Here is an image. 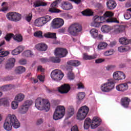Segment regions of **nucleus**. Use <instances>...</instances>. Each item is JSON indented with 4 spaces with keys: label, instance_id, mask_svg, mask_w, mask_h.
Returning <instances> with one entry per match:
<instances>
[{
    "label": "nucleus",
    "instance_id": "nucleus-3",
    "mask_svg": "<svg viewBox=\"0 0 131 131\" xmlns=\"http://www.w3.org/2000/svg\"><path fill=\"white\" fill-rule=\"evenodd\" d=\"M35 106L38 110L42 111V110H46L47 112L50 110V103L46 102V100L41 98H38L35 102Z\"/></svg>",
    "mask_w": 131,
    "mask_h": 131
},
{
    "label": "nucleus",
    "instance_id": "nucleus-61",
    "mask_svg": "<svg viewBox=\"0 0 131 131\" xmlns=\"http://www.w3.org/2000/svg\"><path fill=\"white\" fill-rule=\"evenodd\" d=\"M71 131H79L78 130V127L77 125H75L72 127L71 128Z\"/></svg>",
    "mask_w": 131,
    "mask_h": 131
},
{
    "label": "nucleus",
    "instance_id": "nucleus-29",
    "mask_svg": "<svg viewBox=\"0 0 131 131\" xmlns=\"http://www.w3.org/2000/svg\"><path fill=\"white\" fill-rule=\"evenodd\" d=\"M111 30H112V27L110 26L103 25L101 27V31L104 33H108Z\"/></svg>",
    "mask_w": 131,
    "mask_h": 131
},
{
    "label": "nucleus",
    "instance_id": "nucleus-21",
    "mask_svg": "<svg viewBox=\"0 0 131 131\" xmlns=\"http://www.w3.org/2000/svg\"><path fill=\"white\" fill-rule=\"evenodd\" d=\"M130 102V99L127 97H124L121 99V105L124 106V108H128Z\"/></svg>",
    "mask_w": 131,
    "mask_h": 131
},
{
    "label": "nucleus",
    "instance_id": "nucleus-53",
    "mask_svg": "<svg viewBox=\"0 0 131 131\" xmlns=\"http://www.w3.org/2000/svg\"><path fill=\"white\" fill-rule=\"evenodd\" d=\"M14 78H13V76H7L6 77H4L3 79L4 81H10V80H13Z\"/></svg>",
    "mask_w": 131,
    "mask_h": 131
},
{
    "label": "nucleus",
    "instance_id": "nucleus-24",
    "mask_svg": "<svg viewBox=\"0 0 131 131\" xmlns=\"http://www.w3.org/2000/svg\"><path fill=\"white\" fill-rule=\"evenodd\" d=\"M46 6H47V3H43V0H36L33 7L38 8V7H46Z\"/></svg>",
    "mask_w": 131,
    "mask_h": 131
},
{
    "label": "nucleus",
    "instance_id": "nucleus-59",
    "mask_svg": "<svg viewBox=\"0 0 131 131\" xmlns=\"http://www.w3.org/2000/svg\"><path fill=\"white\" fill-rule=\"evenodd\" d=\"M104 61H105V59L103 58H99L95 60V63H96L97 64H100V63H103Z\"/></svg>",
    "mask_w": 131,
    "mask_h": 131
},
{
    "label": "nucleus",
    "instance_id": "nucleus-39",
    "mask_svg": "<svg viewBox=\"0 0 131 131\" xmlns=\"http://www.w3.org/2000/svg\"><path fill=\"white\" fill-rule=\"evenodd\" d=\"M107 46L108 44L105 42H101L98 46V50H104V49H106L107 48Z\"/></svg>",
    "mask_w": 131,
    "mask_h": 131
},
{
    "label": "nucleus",
    "instance_id": "nucleus-15",
    "mask_svg": "<svg viewBox=\"0 0 131 131\" xmlns=\"http://www.w3.org/2000/svg\"><path fill=\"white\" fill-rule=\"evenodd\" d=\"M90 34L93 38H96L97 39L99 40L103 39V35H99V31L98 30H97V29H91L90 30Z\"/></svg>",
    "mask_w": 131,
    "mask_h": 131
},
{
    "label": "nucleus",
    "instance_id": "nucleus-62",
    "mask_svg": "<svg viewBox=\"0 0 131 131\" xmlns=\"http://www.w3.org/2000/svg\"><path fill=\"white\" fill-rule=\"evenodd\" d=\"M70 2H72L76 4V5H79L81 3V0H69Z\"/></svg>",
    "mask_w": 131,
    "mask_h": 131
},
{
    "label": "nucleus",
    "instance_id": "nucleus-31",
    "mask_svg": "<svg viewBox=\"0 0 131 131\" xmlns=\"http://www.w3.org/2000/svg\"><path fill=\"white\" fill-rule=\"evenodd\" d=\"M4 105V106H8L9 105V100L7 98H3L0 99V106Z\"/></svg>",
    "mask_w": 131,
    "mask_h": 131
},
{
    "label": "nucleus",
    "instance_id": "nucleus-28",
    "mask_svg": "<svg viewBox=\"0 0 131 131\" xmlns=\"http://www.w3.org/2000/svg\"><path fill=\"white\" fill-rule=\"evenodd\" d=\"M25 68L22 66L17 67L15 70L16 74H22V73L25 72Z\"/></svg>",
    "mask_w": 131,
    "mask_h": 131
},
{
    "label": "nucleus",
    "instance_id": "nucleus-40",
    "mask_svg": "<svg viewBox=\"0 0 131 131\" xmlns=\"http://www.w3.org/2000/svg\"><path fill=\"white\" fill-rule=\"evenodd\" d=\"M68 114L69 117H71L74 114V108L73 106H69L68 107Z\"/></svg>",
    "mask_w": 131,
    "mask_h": 131
},
{
    "label": "nucleus",
    "instance_id": "nucleus-44",
    "mask_svg": "<svg viewBox=\"0 0 131 131\" xmlns=\"http://www.w3.org/2000/svg\"><path fill=\"white\" fill-rule=\"evenodd\" d=\"M19 105V102L17 101H14L12 102L11 107L12 109L15 110V109H17L18 108V106Z\"/></svg>",
    "mask_w": 131,
    "mask_h": 131
},
{
    "label": "nucleus",
    "instance_id": "nucleus-11",
    "mask_svg": "<svg viewBox=\"0 0 131 131\" xmlns=\"http://www.w3.org/2000/svg\"><path fill=\"white\" fill-rule=\"evenodd\" d=\"M64 25V20L62 18H55L51 23V27L53 29L61 28Z\"/></svg>",
    "mask_w": 131,
    "mask_h": 131
},
{
    "label": "nucleus",
    "instance_id": "nucleus-58",
    "mask_svg": "<svg viewBox=\"0 0 131 131\" xmlns=\"http://www.w3.org/2000/svg\"><path fill=\"white\" fill-rule=\"evenodd\" d=\"M31 19H32V14L29 13L28 16H27L26 19L28 22H30L31 21Z\"/></svg>",
    "mask_w": 131,
    "mask_h": 131
},
{
    "label": "nucleus",
    "instance_id": "nucleus-55",
    "mask_svg": "<svg viewBox=\"0 0 131 131\" xmlns=\"http://www.w3.org/2000/svg\"><path fill=\"white\" fill-rule=\"evenodd\" d=\"M40 61L41 63L43 64H45L46 63H48V62H50L49 59H48L47 58H40Z\"/></svg>",
    "mask_w": 131,
    "mask_h": 131
},
{
    "label": "nucleus",
    "instance_id": "nucleus-25",
    "mask_svg": "<svg viewBox=\"0 0 131 131\" xmlns=\"http://www.w3.org/2000/svg\"><path fill=\"white\" fill-rule=\"evenodd\" d=\"M65 107L62 105H59L56 107L55 111L64 116V115H65Z\"/></svg>",
    "mask_w": 131,
    "mask_h": 131
},
{
    "label": "nucleus",
    "instance_id": "nucleus-6",
    "mask_svg": "<svg viewBox=\"0 0 131 131\" xmlns=\"http://www.w3.org/2000/svg\"><path fill=\"white\" fill-rule=\"evenodd\" d=\"M115 86V83L113 80H108L107 81L101 85V90L104 93H108L110 91H112Z\"/></svg>",
    "mask_w": 131,
    "mask_h": 131
},
{
    "label": "nucleus",
    "instance_id": "nucleus-48",
    "mask_svg": "<svg viewBox=\"0 0 131 131\" xmlns=\"http://www.w3.org/2000/svg\"><path fill=\"white\" fill-rule=\"evenodd\" d=\"M10 53L8 51H2V49H0V57H6L9 55Z\"/></svg>",
    "mask_w": 131,
    "mask_h": 131
},
{
    "label": "nucleus",
    "instance_id": "nucleus-47",
    "mask_svg": "<svg viewBox=\"0 0 131 131\" xmlns=\"http://www.w3.org/2000/svg\"><path fill=\"white\" fill-rule=\"evenodd\" d=\"M113 76L115 80H119V71L115 72Z\"/></svg>",
    "mask_w": 131,
    "mask_h": 131
},
{
    "label": "nucleus",
    "instance_id": "nucleus-5",
    "mask_svg": "<svg viewBox=\"0 0 131 131\" xmlns=\"http://www.w3.org/2000/svg\"><path fill=\"white\" fill-rule=\"evenodd\" d=\"M89 111L90 108L86 105L81 106L78 111L77 119L78 120H83V119H84L86 117V115L89 114Z\"/></svg>",
    "mask_w": 131,
    "mask_h": 131
},
{
    "label": "nucleus",
    "instance_id": "nucleus-10",
    "mask_svg": "<svg viewBox=\"0 0 131 131\" xmlns=\"http://www.w3.org/2000/svg\"><path fill=\"white\" fill-rule=\"evenodd\" d=\"M99 125H100V123H94L93 122L92 123V120L90 118H86L84 122V129H89L90 126H91V128L94 129L98 127Z\"/></svg>",
    "mask_w": 131,
    "mask_h": 131
},
{
    "label": "nucleus",
    "instance_id": "nucleus-2",
    "mask_svg": "<svg viewBox=\"0 0 131 131\" xmlns=\"http://www.w3.org/2000/svg\"><path fill=\"white\" fill-rule=\"evenodd\" d=\"M20 125V122L17 117L15 115L9 114L4 124V127L6 130L9 131L12 130V126L14 128H19Z\"/></svg>",
    "mask_w": 131,
    "mask_h": 131
},
{
    "label": "nucleus",
    "instance_id": "nucleus-50",
    "mask_svg": "<svg viewBox=\"0 0 131 131\" xmlns=\"http://www.w3.org/2000/svg\"><path fill=\"white\" fill-rule=\"evenodd\" d=\"M116 68V66L110 64L106 66V70L107 71H110L111 70H114V69H115Z\"/></svg>",
    "mask_w": 131,
    "mask_h": 131
},
{
    "label": "nucleus",
    "instance_id": "nucleus-14",
    "mask_svg": "<svg viewBox=\"0 0 131 131\" xmlns=\"http://www.w3.org/2000/svg\"><path fill=\"white\" fill-rule=\"evenodd\" d=\"M70 85L69 84H63L58 88V91L60 94H67L70 91Z\"/></svg>",
    "mask_w": 131,
    "mask_h": 131
},
{
    "label": "nucleus",
    "instance_id": "nucleus-51",
    "mask_svg": "<svg viewBox=\"0 0 131 131\" xmlns=\"http://www.w3.org/2000/svg\"><path fill=\"white\" fill-rule=\"evenodd\" d=\"M12 37L14 38V34H7L6 35V36L5 37V38L6 40H7V41H10V40H11V38H12Z\"/></svg>",
    "mask_w": 131,
    "mask_h": 131
},
{
    "label": "nucleus",
    "instance_id": "nucleus-42",
    "mask_svg": "<svg viewBox=\"0 0 131 131\" xmlns=\"http://www.w3.org/2000/svg\"><path fill=\"white\" fill-rule=\"evenodd\" d=\"M77 99L78 101H81V100H83L84 98V92H79L77 95Z\"/></svg>",
    "mask_w": 131,
    "mask_h": 131
},
{
    "label": "nucleus",
    "instance_id": "nucleus-60",
    "mask_svg": "<svg viewBox=\"0 0 131 131\" xmlns=\"http://www.w3.org/2000/svg\"><path fill=\"white\" fill-rule=\"evenodd\" d=\"M34 36L39 37V36H41L42 35V32H41V31L36 32L34 34Z\"/></svg>",
    "mask_w": 131,
    "mask_h": 131
},
{
    "label": "nucleus",
    "instance_id": "nucleus-12",
    "mask_svg": "<svg viewBox=\"0 0 131 131\" xmlns=\"http://www.w3.org/2000/svg\"><path fill=\"white\" fill-rule=\"evenodd\" d=\"M68 51L65 48H58L55 50V55L58 56L60 58H64L67 56Z\"/></svg>",
    "mask_w": 131,
    "mask_h": 131
},
{
    "label": "nucleus",
    "instance_id": "nucleus-45",
    "mask_svg": "<svg viewBox=\"0 0 131 131\" xmlns=\"http://www.w3.org/2000/svg\"><path fill=\"white\" fill-rule=\"evenodd\" d=\"M125 74L121 71H119V80H122L123 79H125Z\"/></svg>",
    "mask_w": 131,
    "mask_h": 131
},
{
    "label": "nucleus",
    "instance_id": "nucleus-4",
    "mask_svg": "<svg viewBox=\"0 0 131 131\" xmlns=\"http://www.w3.org/2000/svg\"><path fill=\"white\" fill-rule=\"evenodd\" d=\"M81 31H82V26L78 23L72 24L68 29V32L73 36H77Z\"/></svg>",
    "mask_w": 131,
    "mask_h": 131
},
{
    "label": "nucleus",
    "instance_id": "nucleus-46",
    "mask_svg": "<svg viewBox=\"0 0 131 131\" xmlns=\"http://www.w3.org/2000/svg\"><path fill=\"white\" fill-rule=\"evenodd\" d=\"M33 103V102L32 101V100H27L26 101H25L24 104L25 105V106L28 107V108H29V107H30V106L32 105Z\"/></svg>",
    "mask_w": 131,
    "mask_h": 131
},
{
    "label": "nucleus",
    "instance_id": "nucleus-57",
    "mask_svg": "<svg viewBox=\"0 0 131 131\" xmlns=\"http://www.w3.org/2000/svg\"><path fill=\"white\" fill-rule=\"evenodd\" d=\"M37 78L38 79H39V80L42 82H43L44 80H45V76H42L41 75H39L37 76Z\"/></svg>",
    "mask_w": 131,
    "mask_h": 131
},
{
    "label": "nucleus",
    "instance_id": "nucleus-37",
    "mask_svg": "<svg viewBox=\"0 0 131 131\" xmlns=\"http://www.w3.org/2000/svg\"><path fill=\"white\" fill-rule=\"evenodd\" d=\"M119 41L121 43V45H128V43H129V41L128 40V39H127L125 37L120 38L119 39Z\"/></svg>",
    "mask_w": 131,
    "mask_h": 131
},
{
    "label": "nucleus",
    "instance_id": "nucleus-41",
    "mask_svg": "<svg viewBox=\"0 0 131 131\" xmlns=\"http://www.w3.org/2000/svg\"><path fill=\"white\" fill-rule=\"evenodd\" d=\"M33 54L31 52V51L27 50L23 52V56L24 57H32Z\"/></svg>",
    "mask_w": 131,
    "mask_h": 131
},
{
    "label": "nucleus",
    "instance_id": "nucleus-16",
    "mask_svg": "<svg viewBox=\"0 0 131 131\" xmlns=\"http://www.w3.org/2000/svg\"><path fill=\"white\" fill-rule=\"evenodd\" d=\"M60 7L62 10H64L66 11H69L73 9V6H72L71 3L65 1H63L61 3Z\"/></svg>",
    "mask_w": 131,
    "mask_h": 131
},
{
    "label": "nucleus",
    "instance_id": "nucleus-26",
    "mask_svg": "<svg viewBox=\"0 0 131 131\" xmlns=\"http://www.w3.org/2000/svg\"><path fill=\"white\" fill-rule=\"evenodd\" d=\"M25 99V95L22 93H19L15 97V100L18 103L22 102Z\"/></svg>",
    "mask_w": 131,
    "mask_h": 131
},
{
    "label": "nucleus",
    "instance_id": "nucleus-36",
    "mask_svg": "<svg viewBox=\"0 0 131 131\" xmlns=\"http://www.w3.org/2000/svg\"><path fill=\"white\" fill-rule=\"evenodd\" d=\"M49 62H52V63H56L59 64L61 62V59L56 57H50L49 58Z\"/></svg>",
    "mask_w": 131,
    "mask_h": 131
},
{
    "label": "nucleus",
    "instance_id": "nucleus-7",
    "mask_svg": "<svg viewBox=\"0 0 131 131\" xmlns=\"http://www.w3.org/2000/svg\"><path fill=\"white\" fill-rule=\"evenodd\" d=\"M52 20V17L50 15H46L44 17L39 18L35 20V24L36 26L40 27L43 26L45 24H47L48 22H50Z\"/></svg>",
    "mask_w": 131,
    "mask_h": 131
},
{
    "label": "nucleus",
    "instance_id": "nucleus-52",
    "mask_svg": "<svg viewBox=\"0 0 131 131\" xmlns=\"http://www.w3.org/2000/svg\"><path fill=\"white\" fill-rule=\"evenodd\" d=\"M113 54H114V50L112 49L105 52L104 55V56H111V55H113Z\"/></svg>",
    "mask_w": 131,
    "mask_h": 131
},
{
    "label": "nucleus",
    "instance_id": "nucleus-56",
    "mask_svg": "<svg viewBox=\"0 0 131 131\" xmlns=\"http://www.w3.org/2000/svg\"><path fill=\"white\" fill-rule=\"evenodd\" d=\"M19 54H20V52H19V50H18L17 48L12 51V54L13 56H16V55H19Z\"/></svg>",
    "mask_w": 131,
    "mask_h": 131
},
{
    "label": "nucleus",
    "instance_id": "nucleus-18",
    "mask_svg": "<svg viewBox=\"0 0 131 131\" xmlns=\"http://www.w3.org/2000/svg\"><path fill=\"white\" fill-rule=\"evenodd\" d=\"M116 89L118 92H125L128 90V85L126 83H123L118 84Z\"/></svg>",
    "mask_w": 131,
    "mask_h": 131
},
{
    "label": "nucleus",
    "instance_id": "nucleus-1",
    "mask_svg": "<svg viewBox=\"0 0 131 131\" xmlns=\"http://www.w3.org/2000/svg\"><path fill=\"white\" fill-rule=\"evenodd\" d=\"M114 14L111 11H106L103 16L96 15L94 17V21L91 23V26L93 27H100L101 24L106 22V23H119V21L117 20L116 18H111L113 17Z\"/></svg>",
    "mask_w": 131,
    "mask_h": 131
},
{
    "label": "nucleus",
    "instance_id": "nucleus-22",
    "mask_svg": "<svg viewBox=\"0 0 131 131\" xmlns=\"http://www.w3.org/2000/svg\"><path fill=\"white\" fill-rule=\"evenodd\" d=\"M106 5L109 10H114V9L116 8L117 4L115 1L110 0L107 2Z\"/></svg>",
    "mask_w": 131,
    "mask_h": 131
},
{
    "label": "nucleus",
    "instance_id": "nucleus-27",
    "mask_svg": "<svg viewBox=\"0 0 131 131\" xmlns=\"http://www.w3.org/2000/svg\"><path fill=\"white\" fill-rule=\"evenodd\" d=\"M46 38H52V39H57V33L48 32L44 35Z\"/></svg>",
    "mask_w": 131,
    "mask_h": 131
},
{
    "label": "nucleus",
    "instance_id": "nucleus-32",
    "mask_svg": "<svg viewBox=\"0 0 131 131\" xmlns=\"http://www.w3.org/2000/svg\"><path fill=\"white\" fill-rule=\"evenodd\" d=\"M124 29V27H123V26H121L118 28L115 29L113 32L115 34H118L119 33H121V32H122Z\"/></svg>",
    "mask_w": 131,
    "mask_h": 131
},
{
    "label": "nucleus",
    "instance_id": "nucleus-54",
    "mask_svg": "<svg viewBox=\"0 0 131 131\" xmlns=\"http://www.w3.org/2000/svg\"><path fill=\"white\" fill-rule=\"evenodd\" d=\"M124 17L126 20H129V19H130L131 17L130 13L126 12L124 15Z\"/></svg>",
    "mask_w": 131,
    "mask_h": 131
},
{
    "label": "nucleus",
    "instance_id": "nucleus-9",
    "mask_svg": "<svg viewBox=\"0 0 131 131\" xmlns=\"http://www.w3.org/2000/svg\"><path fill=\"white\" fill-rule=\"evenodd\" d=\"M64 74L62 73V71L59 70H54L51 73V78L56 81L61 80Z\"/></svg>",
    "mask_w": 131,
    "mask_h": 131
},
{
    "label": "nucleus",
    "instance_id": "nucleus-38",
    "mask_svg": "<svg viewBox=\"0 0 131 131\" xmlns=\"http://www.w3.org/2000/svg\"><path fill=\"white\" fill-rule=\"evenodd\" d=\"M129 50H130V47L129 46H126L125 47L120 46L118 48V51L121 53H123V52H127V51H129Z\"/></svg>",
    "mask_w": 131,
    "mask_h": 131
},
{
    "label": "nucleus",
    "instance_id": "nucleus-35",
    "mask_svg": "<svg viewBox=\"0 0 131 131\" xmlns=\"http://www.w3.org/2000/svg\"><path fill=\"white\" fill-rule=\"evenodd\" d=\"M28 109H29L28 107L23 104L19 108V112L21 114H25L28 111Z\"/></svg>",
    "mask_w": 131,
    "mask_h": 131
},
{
    "label": "nucleus",
    "instance_id": "nucleus-43",
    "mask_svg": "<svg viewBox=\"0 0 131 131\" xmlns=\"http://www.w3.org/2000/svg\"><path fill=\"white\" fill-rule=\"evenodd\" d=\"M82 14L83 16H92L93 15V12L91 11V10H86L82 12Z\"/></svg>",
    "mask_w": 131,
    "mask_h": 131
},
{
    "label": "nucleus",
    "instance_id": "nucleus-33",
    "mask_svg": "<svg viewBox=\"0 0 131 131\" xmlns=\"http://www.w3.org/2000/svg\"><path fill=\"white\" fill-rule=\"evenodd\" d=\"M13 39L18 42H20V41L23 40V37L20 34H16L15 35H13Z\"/></svg>",
    "mask_w": 131,
    "mask_h": 131
},
{
    "label": "nucleus",
    "instance_id": "nucleus-19",
    "mask_svg": "<svg viewBox=\"0 0 131 131\" xmlns=\"http://www.w3.org/2000/svg\"><path fill=\"white\" fill-rule=\"evenodd\" d=\"M15 62H16V59L14 58H10L8 60V63L5 65V69L7 70H10L15 66Z\"/></svg>",
    "mask_w": 131,
    "mask_h": 131
},
{
    "label": "nucleus",
    "instance_id": "nucleus-17",
    "mask_svg": "<svg viewBox=\"0 0 131 131\" xmlns=\"http://www.w3.org/2000/svg\"><path fill=\"white\" fill-rule=\"evenodd\" d=\"M66 69L68 72L67 74L68 79L70 80H73V79L75 78V76L74 75V73L72 72V70H73V68L72 67L67 66L66 67Z\"/></svg>",
    "mask_w": 131,
    "mask_h": 131
},
{
    "label": "nucleus",
    "instance_id": "nucleus-63",
    "mask_svg": "<svg viewBox=\"0 0 131 131\" xmlns=\"http://www.w3.org/2000/svg\"><path fill=\"white\" fill-rule=\"evenodd\" d=\"M43 122V119H39L37 120L36 124L37 125H39L40 124H41Z\"/></svg>",
    "mask_w": 131,
    "mask_h": 131
},
{
    "label": "nucleus",
    "instance_id": "nucleus-49",
    "mask_svg": "<svg viewBox=\"0 0 131 131\" xmlns=\"http://www.w3.org/2000/svg\"><path fill=\"white\" fill-rule=\"evenodd\" d=\"M92 122H93V123H99V125H100L102 122V120L99 118L94 117L93 119Z\"/></svg>",
    "mask_w": 131,
    "mask_h": 131
},
{
    "label": "nucleus",
    "instance_id": "nucleus-23",
    "mask_svg": "<svg viewBox=\"0 0 131 131\" xmlns=\"http://www.w3.org/2000/svg\"><path fill=\"white\" fill-rule=\"evenodd\" d=\"M68 65L74 66V67H78L80 65V61L76 60H71L67 62Z\"/></svg>",
    "mask_w": 131,
    "mask_h": 131
},
{
    "label": "nucleus",
    "instance_id": "nucleus-20",
    "mask_svg": "<svg viewBox=\"0 0 131 131\" xmlns=\"http://www.w3.org/2000/svg\"><path fill=\"white\" fill-rule=\"evenodd\" d=\"M36 50L45 52L48 50V46L45 43H39L35 46Z\"/></svg>",
    "mask_w": 131,
    "mask_h": 131
},
{
    "label": "nucleus",
    "instance_id": "nucleus-13",
    "mask_svg": "<svg viewBox=\"0 0 131 131\" xmlns=\"http://www.w3.org/2000/svg\"><path fill=\"white\" fill-rule=\"evenodd\" d=\"M60 3V0H57L54 2L50 6L51 8L49 9V12L50 13H55V14H58L59 13H62V11L60 9L55 8L57 6L58 4Z\"/></svg>",
    "mask_w": 131,
    "mask_h": 131
},
{
    "label": "nucleus",
    "instance_id": "nucleus-64",
    "mask_svg": "<svg viewBox=\"0 0 131 131\" xmlns=\"http://www.w3.org/2000/svg\"><path fill=\"white\" fill-rule=\"evenodd\" d=\"M19 63L20 64V65H25V64L27 63V61L26 59H21L19 60Z\"/></svg>",
    "mask_w": 131,
    "mask_h": 131
},
{
    "label": "nucleus",
    "instance_id": "nucleus-8",
    "mask_svg": "<svg viewBox=\"0 0 131 131\" xmlns=\"http://www.w3.org/2000/svg\"><path fill=\"white\" fill-rule=\"evenodd\" d=\"M6 17L8 20L13 22H18L22 19L21 14L15 12H9L6 15Z\"/></svg>",
    "mask_w": 131,
    "mask_h": 131
},
{
    "label": "nucleus",
    "instance_id": "nucleus-30",
    "mask_svg": "<svg viewBox=\"0 0 131 131\" xmlns=\"http://www.w3.org/2000/svg\"><path fill=\"white\" fill-rule=\"evenodd\" d=\"M96 58H97V55H89L86 53H84L83 54V59L84 60H93L96 59Z\"/></svg>",
    "mask_w": 131,
    "mask_h": 131
},
{
    "label": "nucleus",
    "instance_id": "nucleus-34",
    "mask_svg": "<svg viewBox=\"0 0 131 131\" xmlns=\"http://www.w3.org/2000/svg\"><path fill=\"white\" fill-rule=\"evenodd\" d=\"M63 117H64L63 115L59 114L56 111H55L53 114V119H54V120H59V119H61V118H63Z\"/></svg>",
    "mask_w": 131,
    "mask_h": 131
}]
</instances>
